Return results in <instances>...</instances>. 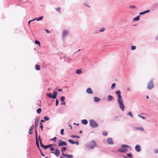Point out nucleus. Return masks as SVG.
<instances>
[{"mask_svg": "<svg viewBox=\"0 0 158 158\" xmlns=\"http://www.w3.org/2000/svg\"><path fill=\"white\" fill-rule=\"evenodd\" d=\"M121 148L118 149V151L121 152H126L127 151V149L126 148H129L131 149V148L127 145L123 144L121 145Z\"/></svg>", "mask_w": 158, "mask_h": 158, "instance_id": "1", "label": "nucleus"}, {"mask_svg": "<svg viewBox=\"0 0 158 158\" xmlns=\"http://www.w3.org/2000/svg\"><path fill=\"white\" fill-rule=\"evenodd\" d=\"M57 92L56 91H54L53 93V94L50 93H48L46 94V96L52 99H55L57 97Z\"/></svg>", "mask_w": 158, "mask_h": 158, "instance_id": "2", "label": "nucleus"}, {"mask_svg": "<svg viewBox=\"0 0 158 158\" xmlns=\"http://www.w3.org/2000/svg\"><path fill=\"white\" fill-rule=\"evenodd\" d=\"M154 88V85L153 79L150 80L147 85V88L148 89L151 90Z\"/></svg>", "mask_w": 158, "mask_h": 158, "instance_id": "3", "label": "nucleus"}, {"mask_svg": "<svg viewBox=\"0 0 158 158\" xmlns=\"http://www.w3.org/2000/svg\"><path fill=\"white\" fill-rule=\"evenodd\" d=\"M89 123L90 126L92 127L95 128L98 127V124L93 120H89Z\"/></svg>", "mask_w": 158, "mask_h": 158, "instance_id": "4", "label": "nucleus"}, {"mask_svg": "<svg viewBox=\"0 0 158 158\" xmlns=\"http://www.w3.org/2000/svg\"><path fill=\"white\" fill-rule=\"evenodd\" d=\"M68 34L69 31L67 30H63L62 35V38L64 40L65 38L68 35Z\"/></svg>", "mask_w": 158, "mask_h": 158, "instance_id": "5", "label": "nucleus"}, {"mask_svg": "<svg viewBox=\"0 0 158 158\" xmlns=\"http://www.w3.org/2000/svg\"><path fill=\"white\" fill-rule=\"evenodd\" d=\"M119 104L120 109H125V106L124 105L123 102V100H119L117 101Z\"/></svg>", "mask_w": 158, "mask_h": 158, "instance_id": "6", "label": "nucleus"}, {"mask_svg": "<svg viewBox=\"0 0 158 158\" xmlns=\"http://www.w3.org/2000/svg\"><path fill=\"white\" fill-rule=\"evenodd\" d=\"M60 151L58 149H57L56 150L55 152H51V153L55 154L57 157H58V156L60 155Z\"/></svg>", "mask_w": 158, "mask_h": 158, "instance_id": "7", "label": "nucleus"}, {"mask_svg": "<svg viewBox=\"0 0 158 158\" xmlns=\"http://www.w3.org/2000/svg\"><path fill=\"white\" fill-rule=\"evenodd\" d=\"M64 61H67L68 63L70 62L71 61V60L70 57L68 56H64Z\"/></svg>", "mask_w": 158, "mask_h": 158, "instance_id": "8", "label": "nucleus"}, {"mask_svg": "<svg viewBox=\"0 0 158 158\" xmlns=\"http://www.w3.org/2000/svg\"><path fill=\"white\" fill-rule=\"evenodd\" d=\"M67 144V143L64 141H61L59 143L58 146H66Z\"/></svg>", "mask_w": 158, "mask_h": 158, "instance_id": "9", "label": "nucleus"}, {"mask_svg": "<svg viewBox=\"0 0 158 158\" xmlns=\"http://www.w3.org/2000/svg\"><path fill=\"white\" fill-rule=\"evenodd\" d=\"M91 143L92 144V145L90 147V148L92 149L96 146V144L95 141L94 140L92 141L91 142Z\"/></svg>", "mask_w": 158, "mask_h": 158, "instance_id": "10", "label": "nucleus"}, {"mask_svg": "<svg viewBox=\"0 0 158 158\" xmlns=\"http://www.w3.org/2000/svg\"><path fill=\"white\" fill-rule=\"evenodd\" d=\"M107 143L110 144H113V143L112 139L111 138H108L107 139Z\"/></svg>", "mask_w": 158, "mask_h": 158, "instance_id": "11", "label": "nucleus"}, {"mask_svg": "<svg viewBox=\"0 0 158 158\" xmlns=\"http://www.w3.org/2000/svg\"><path fill=\"white\" fill-rule=\"evenodd\" d=\"M86 92L89 94H93V92L92 89L90 88H88L86 90Z\"/></svg>", "mask_w": 158, "mask_h": 158, "instance_id": "12", "label": "nucleus"}, {"mask_svg": "<svg viewBox=\"0 0 158 158\" xmlns=\"http://www.w3.org/2000/svg\"><path fill=\"white\" fill-rule=\"evenodd\" d=\"M141 147L139 145H137L135 147V149L137 152H139L140 149Z\"/></svg>", "mask_w": 158, "mask_h": 158, "instance_id": "13", "label": "nucleus"}, {"mask_svg": "<svg viewBox=\"0 0 158 158\" xmlns=\"http://www.w3.org/2000/svg\"><path fill=\"white\" fill-rule=\"evenodd\" d=\"M82 73L81 69H77L76 70V73L78 75H80Z\"/></svg>", "mask_w": 158, "mask_h": 158, "instance_id": "14", "label": "nucleus"}, {"mask_svg": "<svg viewBox=\"0 0 158 158\" xmlns=\"http://www.w3.org/2000/svg\"><path fill=\"white\" fill-rule=\"evenodd\" d=\"M63 155L64 156H65V157L67 158H72L73 157V156L72 155L65 154L64 153H63Z\"/></svg>", "mask_w": 158, "mask_h": 158, "instance_id": "15", "label": "nucleus"}, {"mask_svg": "<svg viewBox=\"0 0 158 158\" xmlns=\"http://www.w3.org/2000/svg\"><path fill=\"white\" fill-rule=\"evenodd\" d=\"M113 99V97L110 95H109L107 97V100L109 101H112Z\"/></svg>", "mask_w": 158, "mask_h": 158, "instance_id": "16", "label": "nucleus"}, {"mask_svg": "<svg viewBox=\"0 0 158 158\" xmlns=\"http://www.w3.org/2000/svg\"><path fill=\"white\" fill-rule=\"evenodd\" d=\"M94 100L95 102H98L101 100V99L97 97H95L94 98Z\"/></svg>", "mask_w": 158, "mask_h": 158, "instance_id": "17", "label": "nucleus"}, {"mask_svg": "<svg viewBox=\"0 0 158 158\" xmlns=\"http://www.w3.org/2000/svg\"><path fill=\"white\" fill-rule=\"evenodd\" d=\"M150 11V10H146L139 13V14L140 15H143L146 13L149 12Z\"/></svg>", "mask_w": 158, "mask_h": 158, "instance_id": "18", "label": "nucleus"}, {"mask_svg": "<svg viewBox=\"0 0 158 158\" xmlns=\"http://www.w3.org/2000/svg\"><path fill=\"white\" fill-rule=\"evenodd\" d=\"M43 17H44L43 16H40L39 18H36L34 19H33V20H34V21L36 20L37 21H39L40 20H41L42 19H43Z\"/></svg>", "mask_w": 158, "mask_h": 158, "instance_id": "19", "label": "nucleus"}, {"mask_svg": "<svg viewBox=\"0 0 158 158\" xmlns=\"http://www.w3.org/2000/svg\"><path fill=\"white\" fill-rule=\"evenodd\" d=\"M39 122V120L38 119H35V128L38 126V123Z\"/></svg>", "mask_w": 158, "mask_h": 158, "instance_id": "20", "label": "nucleus"}, {"mask_svg": "<svg viewBox=\"0 0 158 158\" xmlns=\"http://www.w3.org/2000/svg\"><path fill=\"white\" fill-rule=\"evenodd\" d=\"M35 69L37 70H39L40 69V66L39 65L36 64L35 66Z\"/></svg>", "mask_w": 158, "mask_h": 158, "instance_id": "21", "label": "nucleus"}, {"mask_svg": "<svg viewBox=\"0 0 158 158\" xmlns=\"http://www.w3.org/2000/svg\"><path fill=\"white\" fill-rule=\"evenodd\" d=\"M140 16V15L136 16V17H135V18H134L133 19V20L134 21H135V20H137V21H139V19H140L139 17Z\"/></svg>", "mask_w": 158, "mask_h": 158, "instance_id": "22", "label": "nucleus"}, {"mask_svg": "<svg viewBox=\"0 0 158 158\" xmlns=\"http://www.w3.org/2000/svg\"><path fill=\"white\" fill-rule=\"evenodd\" d=\"M81 122L82 124L86 125L88 123V121H87L86 119H84L81 121Z\"/></svg>", "mask_w": 158, "mask_h": 158, "instance_id": "23", "label": "nucleus"}, {"mask_svg": "<svg viewBox=\"0 0 158 158\" xmlns=\"http://www.w3.org/2000/svg\"><path fill=\"white\" fill-rule=\"evenodd\" d=\"M33 129V125H32V126L30 128V129L29 130V131L28 132V133L30 134H31L32 133V131Z\"/></svg>", "mask_w": 158, "mask_h": 158, "instance_id": "24", "label": "nucleus"}, {"mask_svg": "<svg viewBox=\"0 0 158 158\" xmlns=\"http://www.w3.org/2000/svg\"><path fill=\"white\" fill-rule=\"evenodd\" d=\"M66 149L67 148L66 147H64L62 148L61 149V151L62 152V153H64V152L66 151Z\"/></svg>", "mask_w": 158, "mask_h": 158, "instance_id": "25", "label": "nucleus"}, {"mask_svg": "<svg viewBox=\"0 0 158 158\" xmlns=\"http://www.w3.org/2000/svg\"><path fill=\"white\" fill-rule=\"evenodd\" d=\"M115 86H116L115 83H113L111 85V89H114V88L115 87Z\"/></svg>", "mask_w": 158, "mask_h": 158, "instance_id": "26", "label": "nucleus"}, {"mask_svg": "<svg viewBox=\"0 0 158 158\" xmlns=\"http://www.w3.org/2000/svg\"><path fill=\"white\" fill-rule=\"evenodd\" d=\"M118 98L117 99V101L118 100H122V96L121 95V94H119V95H118Z\"/></svg>", "mask_w": 158, "mask_h": 158, "instance_id": "27", "label": "nucleus"}, {"mask_svg": "<svg viewBox=\"0 0 158 158\" xmlns=\"http://www.w3.org/2000/svg\"><path fill=\"white\" fill-rule=\"evenodd\" d=\"M39 139H40V146L41 147H43L44 146V145H43L41 141V139H40V136H39Z\"/></svg>", "mask_w": 158, "mask_h": 158, "instance_id": "28", "label": "nucleus"}, {"mask_svg": "<svg viewBox=\"0 0 158 158\" xmlns=\"http://www.w3.org/2000/svg\"><path fill=\"white\" fill-rule=\"evenodd\" d=\"M35 43L36 44H38L39 45H40V42L38 40H35Z\"/></svg>", "mask_w": 158, "mask_h": 158, "instance_id": "29", "label": "nucleus"}, {"mask_svg": "<svg viewBox=\"0 0 158 158\" xmlns=\"http://www.w3.org/2000/svg\"><path fill=\"white\" fill-rule=\"evenodd\" d=\"M136 48V47L135 46L132 45L131 47V49L134 50Z\"/></svg>", "mask_w": 158, "mask_h": 158, "instance_id": "30", "label": "nucleus"}, {"mask_svg": "<svg viewBox=\"0 0 158 158\" xmlns=\"http://www.w3.org/2000/svg\"><path fill=\"white\" fill-rule=\"evenodd\" d=\"M69 142L72 144H74L75 143L74 141H73L72 139H69L68 140Z\"/></svg>", "mask_w": 158, "mask_h": 158, "instance_id": "31", "label": "nucleus"}, {"mask_svg": "<svg viewBox=\"0 0 158 158\" xmlns=\"http://www.w3.org/2000/svg\"><path fill=\"white\" fill-rule=\"evenodd\" d=\"M65 99V97L64 96H61L60 98V100L62 102H63Z\"/></svg>", "mask_w": 158, "mask_h": 158, "instance_id": "32", "label": "nucleus"}, {"mask_svg": "<svg viewBox=\"0 0 158 158\" xmlns=\"http://www.w3.org/2000/svg\"><path fill=\"white\" fill-rule=\"evenodd\" d=\"M127 156L130 158H132L133 157V156L132 154L131 153H129V154H127Z\"/></svg>", "mask_w": 158, "mask_h": 158, "instance_id": "33", "label": "nucleus"}, {"mask_svg": "<svg viewBox=\"0 0 158 158\" xmlns=\"http://www.w3.org/2000/svg\"><path fill=\"white\" fill-rule=\"evenodd\" d=\"M36 143L37 145V147L39 148V143L38 141V139H36Z\"/></svg>", "mask_w": 158, "mask_h": 158, "instance_id": "34", "label": "nucleus"}, {"mask_svg": "<svg viewBox=\"0 0 158 158\" xmlns=\"http://www.w3.org/2000/svg\"><path fill=\"white\" fill-rule=\"evenodd\" d=\"M115 93L116 94L118 95L119 94L120 95L121 94V92L119 90H118L117 91H116L115 92Z\"/></svg>", "mask_w": 158, "mask_h": 158, "instance_id": "35", "label": "nucleus"}, {"mask_svg": "<svg viewBox=\"0 0 158 158\" xmlns=\"http://www.w3.org/2000/svg\"><path fill=\"white\" fill-rule=\"evenodd\" d=\"M105 30V29L104 27L101 28L99 30V32H102L104 31Z\"/></svg>", "mask_w": 158, "mask_h": 158, "instance_id": "36", "label": "nucleus"}, {"mask_svg": "<svg viewBox=\"0 0 158 158\" xmlns=\"http://www.w3.org/2000/svg\"><path fill=\"white\" fill-rule=\"evenodd\" d=\"M71 137L73 138H79L80 137L77 135H71Z\"/></svg>", "mask_w": 158, "mask_h": 158, "instance_id": "37", "label": "nucleus"}, {"mask_svg": "<svg viewBox=\"0 0 158 158\" xmlns=\"http://www.w3.org/2000/svg\"><path fill=\"white\" fill-rule=\"evenodd\" d=\"M102 134L103 135L106 136L107 135V132L105 131H103L102 132Z\"/></svg>", "mask_w": 158, "mask_h": 158, "instance_id": "38", "label": "nucleus"}, {"mask_svg": "<svg viewBox=\"0 0 158 158\" xmlns=\"http://www.w3.org/2000/svg\"><path fill=\"white\" fill-rule=\"evenodd\" d=\"M40 128H41L42 131H43V127L42 125V123H40Z\"/></svg>", "mask_w": 158, "mask_h": 158, "instance_id": "39", "label": "nucleus"}, {"mask_svg": "<svg viewBox=\"0 0 158 158\" xmlns=\"http://www.w3.org/2000/svg\"><path fill=\"white\" fill-rule=\"evenodd\" d=\"M59 104V100L58 99H56V106H57Z\"/></svg>", "mask_w": 158, "mask_h": 158, "instance_id": "40", "label": "nucleus"}, {"mask_svg": "<svg viewBox=\"0 0 158 158\" xmlns=\"http://www.w3.org/2000/svg\"><path fill=\"white\" fill-rule=\"evenodd\" d=\"M64 130L63 129H62L61 130L60 133H61V135H63L64 134Z\"/></svg>", "mask_w": 158, "mask_h": 158, "instance_id": "41", "label": "nucleus"}, {"mask_svg": "<svg viewBox=\"0 0 158 158\" xmlns=\"http://www.w3.org/2000/svg\"><path fill=\"white\" fill-rule=\"evenodd\" d=\"M137 130H139L141 131H143V129L142 127H137L136 129Z\"/></svg>", "mask_w": 158, "mask_h": 158, "instance_id": "42", "label": "nucleus"}, {"mask_svg": "<svg viewBox=\"0 0 158 158\" xmlns=\"http://www.w3.org/2000/svg\"><path fill=\"white\" fill-rule=\"evenodd\" d=\"M127 114L128 115H130L131 117H133L132 114V113H131V112H129Z\"/></svg>", "mask_w": 158, "mask_h": 158, "instance_id": "43", "label": "nucleus"}, {"mask_svg": "<svg viewBox=\"0 0 158 158\" xmlns=\"http://www.w3.org/2000/svg\"><path fill=\"white\" fill-rule=\"evenodd\" d=\"M56 10L58 12H60V7H58L56 8Z\"/></svg>", "mask_w": 158, "mask_h": 158, "instance_id": "44", "label": "nucleus"}, {"mask_svg": "<svg viewBox=\"0 0 158 158\" xmlns=\"http://www.w3.org/2000/svg\"><path fill=\"white\" fill-rule=\"evenodd\" d=\"M44 119L45 121H47L49 119V118L47 116H45L44 118Z\"/></svg>", "mask_w": 158, "mask_h": 158, "instance_id": "45", "label": "nucleus"}, {"mask_svg": "<svg viewBox=\"0 0 158 158\" xmlns=\"http://www.w3.org/2000/svg\"><path fill=\"white\" fill-rule=\"evenodd\" d=\"M84 5L85 6H87L88 7H89V8H90V6L89 5H88V4L86 3H84Z\"/></svg>", "mask_w": 158, "mask_h": 158, "instance_id": "46", "label": "nucleus"}, {"mask_svg": "<svg viewBox=\"0 0 158 158\" xmlns=\"http://www.w3.org/2000/svg\"><path fill=\"white\" fill-rule=\"evenodd\" d=\"M43 148H44L45 149H47L48 148V145H44Z\"/></svg>", "mask_w": 158, "mask_h": 158, "instance_id": "47", "label": "nucleus"}, {"mask_svg": "<svg viewBox=\"0 0 158 158\" xmlns=\"http://www.w3.org/2000/svg\"><path fill=\"white\" fill-rule=\"evenodd\" d=\"M41 109H37V112L39 114L41 112Z\"/></svg>", "mask_w": 158, "mask_h": 158, "instance_id": "48", "label": "nucleus"}, {"mask_svg": "<svg viewBox=\"0 0 158 158\" xmlns=\"http://www.w3.org/2000/svg\"><path fill=\"white\" fill-rule=\"evenodd\" d=\"M130 7L131 8H135V6L132 5L130 6Z\"/></svg>", "mask_w": 158, "mask_h": 158, "instance_id": "49", "label": "nucleus"}, {"mask_svg": "<svg viewBox=\"0 0 158 158\" xmlns=\"http://www.w3.org/2000/svg\"><path fill=\"white\" fill-rule=\"evenodd\" d=\"M56 137H54L53 139H51V140H52L54 141H56Z\"/></svg>", "mask_w": 158, "mask_h": 158, "instance_id": "50", "label": "nucleus"}, {"mask_svg": "<svg viewBox=\"0 0 158 158\" xmlns=\"http://www.w3.org/2000/svg\"><path fill=\"white\" fill-rule=\"evenodd\" d=\"M45 31L47 33H50V31L47 29H45Z\"/></svg>", "mask_w": 158, "mask_h": 158, "instance_id": "51", "label": "nucleus"}, {"mask_svg": "<svg viewBox=\"0 0 158 158\" xmlns=\"http://www.w3.org/2000/svg\"><path fill=\"white\" fill-rule=\"evenodd\" d=\"M34 21L33 19L32 20H30L28 22V25H29L30 24V22H32V21Z\"/></svg>", "mask_w": 158, "mask_h": 158, "instance_id": "52", "label": "nucleus"}, {"mask_svg": "<svg viewBox=\"0 0 158 158\" xmlns=\"http://www.w3.org/2000/svg\"><path fill=\"white\" fill-rule=\"evenodd\" d=\"M35 139H38L37 137V135H38L37 132L35 133Z\"/></svg>", "mask_w": 158, "mask_h": 158, "instance_id": "53", "label": "nucleus"}, {"mask_svg": "<svg viewBox=\"0 0 158 158\" xmlns=\"http://www.w3.org/2000/svg\"><path fill=\"white\" fill-rule=\"evenodd\" d=\"M65 103L64 101H63V102H62L61 103V105H65Z\"/></svg>", "mask_w": 158, "mask_h": 158, "instance_id": "54", "label": "nucleus"}, {"mask_svg": "<svg viewBox=\"0 0 158 158\" xmlns=\"http://www.w3.org/2000/svg\"><path fill=\"white\" fill-rule=\"evenodd\" d=\"M74 142H75V143L77 145H78L79 143H78V141H74Z\"/></svg>", "mask_w": 158, "mask_h": 158, "instance_id": "55", "label": "nucleus"}, {"mask_svg": "<svg viewBox=\"0 0 158 158\" xmlns=\"http://www.w3.org/2000/svg\"><path fill=\"white\" fill-rule=\"evenodd\" d=\"M139 116L140 117V118L143 119H145V118L144 117H142L140 116V114H139Z\"/></svg>", "mask_w": 158, "mask_h": 158, "instance_id": "56", "label": "nucleus"}, {"mask_svg": "<svg viewBox=\"0 0 158 158\" xmlns=\"http://www.w3.org/2000/svg\"><path fill=\"white\" fill-rule=\"evenodd\" d=\"M58 90L59 92H61L62 90V89H58Z\"/></svg>", "mask_w": 158, "mask_h": 158, "instance_id": "57", "label": "nucleus"}, {"mask_svg": "<svg viewBox=\"0 0 158 158\" xmlns=\"http://www.w3.org/2000/svg\"><path fill=\"white\" fill-rule=\"evenodd\" d=\"M50 150L51 151H53V150H54V148H50Z\"/></svg>", "mask_w": 158, "mask_h": 158, "instance_id": "58", "label": "nucleus"}, {"mask_svg": "<svg viewBox=\"0 0 158 158\" xmlns=\"http://www.w3.org/2000/svg\"><path fill=\"white\" fill-rule=\"evenodd\" d=\"M37 105L39 107H40L41 106V104H39L38 103H37Z\"/></svg>", "mask_w": 158, "mask_h": 158, "instance_id": "59", "label": "nucleus"}, {"mask_svg": "<svg viewBox=\"0 0 158 158\" xmlns=\"http://www.w3.org/2000/svg\"><path fill=\"white\" fill-rule=\"evenodd\" d=\"M40 153H41V154L43 156H45V155L42 153V152L41 151H40Z\"/></svg>", "mask_w": 158, "mask_h": 158, "instance_id": "60", "label": "nucleus"}, {"mask_svg": "<svg viewBox=\"0 0 158 158\" xmlns=\"http://www.w3.org/2000/svg\"><path fill=\"white\" fill-rule=\"evenodd\" d=\"M48 145V148L49 147H51L52 146V144H49V145Z\"/></svg>", "mask_w": 158, "mask_h": 158, "instance_id": "61", "label": "nucleus"}, {"mask_svg": "<svg viewBox=\"0 0 158 158\" xmlns=\"http://www.w3.org/2000/svg\"><path fill=\"white\" fill-rule=\"evenodd\" d=\"M65 157V156H64L63 153H62V156L60 157V158H63L64 157Z\"/></svg>", "mask_w": 158, "mask_h": 158, "instance_id": "62", "label": "nucleus"}, {"mask_svg": "<svg viewBox=\"0 0 158 158\" xmlns=\"http://www.w3.org/2000/svg\"><path fill=\"white\" fill-rule=\"evenodd\" d=\"M155 152L156 153H158V150H155Z\"/></svg>", "mask_w": 158, "mask_h": 158, "instance_id": "63", "label": "nucleus"}, {"mask_svg": "<svg viewBox=\"0 0 158 158\" xmlns=\"http://www.w3.org/2000/svg\"><path fill=\"white\" fill-rule=\"evenodd\" d=\"M156 39V40H157L158 39V35H157L156 37V38H155Z\"/></svg>", "mask_w": 158, "mask_h": 158, "instance_id": "64", "label": "nucleus"}]
</instances>
